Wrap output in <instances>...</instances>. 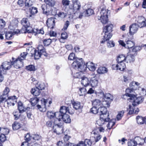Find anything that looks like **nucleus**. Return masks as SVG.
I'll return each mask as SVG.
<instances>
[{
    "label": "nucleus",
    "instance_id": "f257e3e1",
    "mask_svg": "<svg viewBox=\"0 0 146 146\" xmlns=\"http://www.w3.org/2000/svg\"><path fill=\"white\" fill-rule=\"evenodd\" d=\"M132 90L129 88H127L126 90V93L123 95L122 97L125 99L126 97H129L127 98L128 100H130V102L132 103V106L134 107L142 102L143 101L142 97L140 96L135 97L134 95L131 94Z\"/></svg>",
    "mask_w": 146,
    "mask_h": 146
},
{
    "label": "nucleus",
    "instance_id": "f03ea898",
    "mask_svg": "<svg viewBox=\"0 0 146 146\" xmlns=\"http://www.w3.org/2000/svg\"><path fill=\"white\" fill-rule=\"evenodd\" d=\"M113 25L111 23L108 24L104 27L103 32L104 33L103 40L100 41L101 43H104L105 42L109 40L112 37V34L111 33L113 31Z\"/></svg>",
    "mask_w": 146,
    "mask_h": 146
},
{
    "label": "nucleus",
    "instance_id": "7ed1b4c3",
    "mask_svg": "<svg viewBox=\"0 0 146 146\" xmlns=\"http://www.w3.org/2000/svg\"><path fill=\"white\" fill-rule=\"evenodd\" d=\"M107 13L106 9L104 8H102L100 12V16L98 17V19L100 20L103 24L106 23L108 21Z\"/></svg>",
    "mask_w": 146,
    "mask_h": 146
},
{
    "label": "nucleus",
    "instance_id": "20e7f679",
    "mask_svg": "<svg viewBox=\"0 0 146 146\" xmlns=\"http://www.w3.org/2000/svg\"><path fill=\"white\" fill-rule=\"evenodd\" d=\"M73 5V8L70 9L69 11L72 12L71 14H77V11H78L81 7V5L78 0H72Z\"/></svg>",
    "mask_w": 146,
    "mask_h": 146
},
{
    "label": "nucleus",
    "instance_id": "39448f33",
    "mask_svg": "<svg viewBox=\"0 0 146 146\" xmlns=\"http://www.w3.org/2000/svg\"><path fill=\"white\" fill-rule=\"evenodd\" d=\"M92 135L90 138V139L93 142H97L101 138L102 136L98 134V132L96 129L94 130L91 132Z\"/></svg>",
    "mask_w": 146,
    "mask_h": 146
},
{
    "label": "nucleus",
    "instance_id": "423d86ee",
    "mask_svg": "<svg viewBox=\"0 0 146 146\" xmlns=\"http://www.w3.org/2000/svg\"><path fill=\"white\" fill-rule=\"evenodd\" d=\"M98 113L100 116L103 115L105 117H108L109 112L107 111V108H105L104 105L100 106L98 108Z\"/></svg>",
    "mask_w": 146,
    "mask_h": 146
},
{
    "label": "nucleus",
    "instance_id": "0eeeda50",
    "mask_svg": "<svg viewBox=\"0 0 146 146\" xmlns=\"http://www.w3.org/2000/svg\"><path fill=\"white\" fill-rule=\"evenodd\" d=\"M23 59L21 58H18L15 61H12V65L17 69L21 68L23 66Z\"/></svg>",
    "mask_w": 146,
    "mask_h": 146
},
{
    "label": "nucleus",
    "instance_id": "6e6552de",
    "mask_svg": "<svg viewBox=\"0 0 146 146\" xmlns=\"http://www.w3.org/2000/svg\"><path fill=\"white\" fill-rule=\"evenodd\" d=\"M119 43L121 46L127 48H131L135 45V43L134 42L130 40L127 41L126 42V44L123 41L121 40L119 41Z\"/></svg>",
    "mask_w": 146,
    "mask_h": 146
},
{
    "label": "nucleus",
    "instance_id": "1a4fd4ad",
    "mask_svg": "<svg viewBox=\"0 0 146 146\" xmlns=\"http://www.w3.org/2000/svg\"><path fill=\"white\" fill-rule=\"evenodd\" d=\"M60 114L59 112H54L52 111H48L47 113V115L48 118L51 120H55L56 119H58Z\"/></svg>",
    "mask_w": 146,
    "mask_h": 146
},
{
    "label": "nucleus",
    "instance_id": "9d476101",
    "mask_svg": "<svg viewBox=\"0 0 146 146\" xmlns=\"http://www.w3.org/2000/svg\"><path fill=\"white\" fill-rule=\"evenodd\" d=\"M56 124L54 127V128L53 129L54 132L56 133L57 134L60 135L63 132L64 127L60 123H59V122Z\"/></svg>",
    "mask_w": 146,
    "mask_h": 146
},
{
    "label": "nucleus",
    "instance_id": "9b49d317",
    "mask_svg": "<svg viewBox=\"0 0 146 146\" xmlns=\"http://www.w3.org/2000/svg\"><path fill=\"white\" fill-rule=\"evenodd\" d=\"M12 62L5 61L2 63L0 68H2V70L6 73V70H9L11 68L12 65Z\"/></svg>",
    "mask_w": 146,
    "mask_h": 146
},
{
    "label": "nucleus",
    "instance_id": "f8f14e48",
    "mask_svg": "<svg viewBox=\"0 0 146 146\" xmlns=\"http://www.w3.org/2000/svg\"><path fill=\"white\" fill-rule=\"evenodd\" d=\"M116 65H113L112 66L113 70H119L121 71H123L126 68V65L125 62H117Z\"/></svg>",
    "mask_w": 146,
    "mask_h": 146
},
{
    "label": "nucleus",
    "instance_id": "ddd939ff",
    "mask_svg": "<svg viewBox=\"0 0 146 146\" xmlns=\"http://www.w3.org/2000/svg\"><path fill=\"white\" fill-rule=\"evenodd\" d=\"M82 64L83 60L82 59H80L77 58L76 60L72 63V66L74 68L78 70L79 68H80V65Z\"/></svg>",
    "mask_w": 146,
    "mask_h": 146
},
{
    "label": "nucleus",
    "instance_id": "4468645a",
    "mask_svg": "<svg viewBox=\"0 0 146 146\" xmlns=\"http://www.w3.org/2000/svg\"><path fill=\"white\" fill-rule=\"evenodd\" d=\"M107 104V106H109V104L107 103L106 101H103L101 102V101L99 99H95L92 102V104L93 106L98 107L99 106H102L103 105Z\"/></svg>",
    "mask_w": 146,
    "mask_h": 146
},
{
    "label": "nucleus",
    "instance_id": "2eb2a0df",
    "mask_svg": "<svg viewBox=\"0 0 146 146\" xmlns=\"http://www.w3.org/2000/svg\"><path fill=\"white\" fill-rule=\"evenodd\" d=\"M62 119V120L66 123H70L71 122V119L69 115L67 114L63 115L62 116L59 117L58 120L59 122Z\"/></svg>",
    "mask_w": 146,
    "mask_h": 146
},
{
    "label": "nucleus",
    "instance_id": "dca6fc26",
    "mask_svg": "<svg viewBox=\"0 0 146 146\" xmlns=\"http://www.w3.org/2000/svg\"><path fill=\"white\" fill-rule=\"evenodd\" d=\"M138 25L135 23L129 27V33L131 35H133L137 31L138 29Z\"/></svg>",
    "mask_w": 146,
    "mask_h": 146
},
{
    "label": "nucleus",
    "instance_id": "f3484780",
    "mask_svg": "<svg viewBox=\"0 0 146 146\" xmlns=\"http://www.w3.org/2000/svg\"><path fill=\"white\" fill-rule=\"evenodd\" d=\"M137 22L138 23V24H137L138 26L140 28L146 26L145 20L143 17L141 16L138 17Z\"/></svg>",
    "mask_w": 146,
    "mask_h": 146
},
{
    "label": "nucleus",
    "instance_id": "a211bd4d",
    "mask_svg": "<svg viewBox=\"0 0 146 146\" xmlns=\"http://www.w3.org/2000/svg\"><path fill=\"white\" fill-rule=\"evenodd\" d=\"M110 119L109 117H105L102 115L100 116V118L97 121V123L99 125L101 126L105 122H108L109 121Z\"/></svg>",
    "mask_w": 146,
    "mask_h": 146
},
{
    "label": "nucleus",
    "instance_id": "6ab92c4d",
    "mask_svg": "<svg viewBox=\"0 0 146 146\" xmlns=\"http://www.w3.org/2000/svg\"><path fill=\"white\" fill-rule=\"evenodd\" d=\"M58 122V120L56 119L55 120H51L47 121L46 123V125L48 127H52L54 129L55 125Z\"/></svg>",
    "mask_w": 146,
    "mask_h": 146
},
{
    "label": "nucleus",
    "instance_id": "aec40b11",
    "mask_svg": "<svg viewBox=\"0 0 146 146\" xmlns=\"http://www.w3.org/2000/svg\"><path fill=\"white\" fill-rule=\"evenodd\" d=\"M136 119L137 123L139 125H141L145 123L146 124V117H143L141 116H138L136 117Z\"/></svg>",
    "mask_w": 146,
    "mask_h": 146
},
{
    "label": "nucleus",
    "instance_id": "412c9836",
    "mask_svg": "<svg viewBox=\"0 0 146 146\" xmlns=\"http://www.w3.org/2000/svg\"><path fill=\"white\" fill-rule=\"evenodd\" d=\"M81 83L85 87L89 85L90 83V79L87 77L84 76L81 78Z\"/></svg>",
    "mask_w": 146,
    "mask_h": 146
},
{
    "label": "nucleus",
    "instance_id": "4be33fe9",
    "mask_svg": "<svg viewBox=\"0 0 146 146\" xmlns=\"http://www.w3.org/2000/svg\"><path fill=\"white\" fill-rule=\"evenodd\" d=\"M139 85V84L138 82L133 81L131 82L129 84L130 88H128L132 90L131 94H133V90H136Z\"/></svg>",
    "mask_w": 146,
    "mask_h": 146
},
{
    "label": "nucleus",
    "instance_id": "5701e85b",
    "mask_svg": "<svg viewBox=\"0 0 146 146\" xmlns=\"http://www.w3.org/2000/svg\"><path fill=\"white\" fill-rule=\"evenodd\" d=\"M32 50L33 52L31 53L32 56H34L36 59H39L41 55L42 54L41 52L36 50L34 48H33Z\"/></svg>",
    "mask_w": 146,
    "mask_h": 146
},
{
    "label": "nucleus",
    "instance_id": "b1692460",
    "mask_svg": "<svg viewBox=\"0 0 146 146\" xmlns=\"http://www.w3.org/2000/svg\"><path fill=\"white\" fill-rule=\"evenodd\" d=\"M43 103H42V105L40 106L39 105H37V107L38 109L41 111H44L46 110V104L47 102V100L44 99H43Z\"/></svg>",
    "mask_w": 146,
    "mask_h": 146
},
{
    "label": "nucleus",
    "instance_id": "393cba45",
    "mask_svg": "<svg viewBox=\"0 0 146 146\" xmlns=\"http://www.w3.org/2000/svg\"><path fill=\"white\" fill-rule=\"evenodd\" d=\"M18 23V20L16 19H13L11 22L10 25L9 27L11 30H14L17 26Z\"/></svg>",
    "mask_w": 146,
    "mask_h": 146
},
{
    "label": "nucleus",
    "instance_id": "a878e982",
    "mask_svg": "<svg viewBox=\"0 0 146 146\" xmlns=\"http://www.w3.org/2000/svg\"><path fill=\"white\" fill-rule=\"evenodd\" d=\"M55 24V20L53 18H48L47 21V25L49 28H53Z\"/></svg>",
    "mask_w": 146,
    "mask_h": 146
},
{
    "label": "nucleus",
    "instance_id": "bb28decb",
    "mask_svg": "<svg viewBox=\"0 0 146 146\" xmlns=\"http://www.w3.org/2000/svg\"><path fill=\"white\" fill-rule=\"evenodd\" d=\"M87 68L91 71H94L96 69V65L95 64L90 62H89L86 63Z\"/></svg>",
    "mask_w": 146,
    "mask_h": 146
},
{
    "label": "nucleus",
    "instance_id": "cd10ccee",
    "mask_svg": "<svg viewBox=\"0 0 146 146\" xmlns=\"http://www.w3.org/2000/svg\"><path fill=\"white\" fill-rule=\"evenodd\" d=\"M68 107H67L65 106H63L61 107L60 111L59 112H59V117L62 116L63 115L66 114V113L68 112Z\"/></svg>",
    "mask_w": 146,
    "mask_h": 146
},
{
    "label": "nucleus",
    "instance_id": "c85d7f7f",
    "mask_svg": "<svg viewBox=\"0 0 146 146\" xmlns=\"http://www.w3.org/2000/svg\"><path fill=\"white\" fill-rule=\"evenodd\" d=\"M129 108L130 110L129 113L130 114L137 113L139 111V110L137 108L136 110H135V108L134 107H133L131 105H129Z\"/></svg>",
    "mask_w": 146,
    "mask_h": 146
},
{
    "label": "nucleus",
    "instance_id": "c756f323",
    "mask_svg": "<svg viewBox=\"0 0 146 146\" xmlns=\"http://www.w3.org/2000/svg\"><path fill=\"white\" fill-rule=\"evenodd\" d=\"M135 60V55L133 54H129L126 57V60L127 62H133Z\"/></svg>",
    "mask_w": 146,
    "mask_h": 146
},
{
    "label": "nucleus",
    "instance_id": "7c9ffc66",
    "mask_svg": "<svg viewBox=\"0 0 146 146\" xmlns=\"http://www.w3.org/2000/svg\"><path fill=\"white\" fill-rule=\"evenodd\" d=\"M18 109L20 113H22L24 112L26 110V108H24L23 103L21 102H19L18 104Z\"/></svg>",
    "mask_w": 146,
    "mask_h": 146
},
{
    "label": "nucleus",
    "instance_id": "2f4dec72",
    "mask_svg": "<svg viewBox=\"0 0 146 146\" xmlns=\"http://www.w3.org/2000/svg\"><path fill=\"white\" fill-rule=\"evenodd\" d=\"M108 71L107 68L104 67H100L97 70L98 73L99 74L106 73Z\"/></svg>",
    "mask_w": 146,
    "mask_h": 146
},
{
    "label": "nucleus",
    "instance_id": "473e14b6",
    "mask_svg": "<svg viewBox=\"0 0 146 146\" xmlns=\"http://www.w3.org/2000/svg\"><path fill=\"white\" fill-rule=\"evenodd\" d=\"M21 24L25 28L29 27L30 24L28 19L27 18H24L21 21Z\"/></svg>",
    "mask_w": 146,
    "mask_h": 146
},
{
    "label": "nucleus",
    "instance_id": "72a5a7b5",
    "mask_svg": "<svg viewBox=\"0 0 146 146\" xmlns=\"http://www.w3.org/2000/svg\"><path fill=\"white\" fill-rule=\"evenodd\" d=\"M40 90L36 87L35 88H32L31 92L33 95L37 96H38L40 93Z\"/></svg>",
    "mask_w": 146,
    "mask_h": 146
},
{
    "label": "nucleus",
    "instance_id": "f704fd0d",
    "mask_svg": "<svg viewBox=\"0 0 146 146\" xmlns=\"http://www.w3.org/2000/svg\"><path fill=\"white\" fill-rule=\"evenodd\" d=\"M38 51L41 52L42 55L45 56H47V53H46L45 49L42 45H39L37 47Z\"/></svg>",
    "mask_w": 146,
    "mask_h": 146
},
{
    "label": "nucleus",
    "instance_id": "c9c22d12",
    "mask_svg": "<svg viewBox=\"0 0 146 146\" xmlns=\"http://www.w3.org/2000/svg\"><path fill=\"white\" fill-rule=\"evenodd\" d=\"M126 60V57L123 54L120 55L117 57V62H125Z\"/></svg>",
    "mask_w": 146,
    "mask_h": 146
},
{
    "label": "nucleus",
    "instance_id": "e433bc0d",
    "mask_svg": "<svg viewBox=\"0 0 146 146\" xmlns=\"http://www.w3.org/2000/svg\"><path fill=\"white\" fill-rule=\"evenodd\" d=\"M135 141L137 144L143 145L144 143V139L139 137H137L135 138Z\"/></svg>",
    "mask_w": 146,
    "mask_h": 146
},
{
    "label": "nucleus",
    "instance_id": "4c0bfd02",
    "mask_svg": "<svg viewBox=\"0 0 146 146\" xmlns=\"http://www.w3.org/2000/svg\"><path fill=\"white\" fill-rule=\"evenodd\" d=\"M39 99L36 97H34L30 99V102L31 105L34 106L38 102Z\"/></svg>",
    "mask_w": 146,
    "mask_h": 146
},
{
    "label": "nucleus",
    "instance_id": "58836bf2",
    "mask_svg": "<svg viewBox=\"0 0 146 146\" xmlns=\"http://www.w3.org/2000/svg\"><path fill=\"white\" fill-rule=\"evenodd\" d=\"M94 13V11L93 9H88L86 10L83 12V14L85 16H88L92 15Z\"/></svg>",
    "mask_w": 146,
    "mask_h": 146
},
{
    "label": "nucleus",
    "instance_id": "ea45409f",
    "mask_svg": "<svg viewBox=\"0 0 146 146\" xmlns=\"http://www.w3.org/2000/svg\"><path fill=\"white\" fill-rule=\"evenodd\" d=\"M91 85L92 87H96L97 86L98 84V81L95 77L92 78L91 80Z\"/></svg>",
    "mask_w": 146,
    "mask_h": 146
},
{
    "label": "nucleus",
    "instance_id": "a19ab883",
    "mask_svg": "<svg viewBox=\"0 0 146 146\" xmlns=\"http://www.w3.org/2000/svg\"><path fill=\"white\" fill-rule=\"evenodd\" d=\"M41 8L43 10V13L47 15H48L50 11L49 8H47L46 5L44 4L42 5Z\"/></svg>",
    "mask_w": 146,
    "mask_h": 146
},
{
    "label": "nucleus",
    "instance_id": "79ce46f5",
    "mask_svg": "<svg viewBox=\"0 0 146 146\" xmlns=\"http://www.w3.org/2000/svg\"><path fill=\"white\" fill-rule=\"evenodd\" d=\"M72 105L74 108L76 110H79L82 108L80 103L79 102H74L72 103Z\"/></svg>",
    "mask_w": 146,
    "mask_h": 146
},
{
    "label": "nucleus",
    "instance_id": "37998d69",
    "mask_svg": "<svg viewBox=\"0 0 146 146\" xmlns=\"http://www.w3.org/2000/svg\"><path fill=\"white\" fill-rule=\"evenodd\" d=\"M44 1L46 5L49 7H53L55 4V0H44Z\"/></svg>",
    "mask_w": 146,
    "mask_h": 146
},
{
    "label": "nucleus",
    "instance_id": "c03bdc74",
    "mask_svg": "<svg viewBox=\"0 0 146 146\" xmlns=\"http://www.w3.org/2000/svg\"><path fill=\"white\" fill-rule=\"evenodd\" d=\"M12 127L14 130H16L19 129L21 127L20 124L17 122H15L12 124Z\"/></svg>",
    "mask_w": 146,
    "mask_h": 146
},
{
    "label": "nucleus",
    "instance_id": "a18cd8bd",
    "mask_svg": "<svg viewBox=\"0 0 146 146\" xmlns=\"http://www.w3.org/2000/svg\"><path fill=\"white\" fill-rule=\"evenodd\" d=\"M103 98H104L105 100L106 99L110 101L113 100V97L112 95L110 93H106L105 94Z\"/></svg>",
    "mask_w": 146,
    "mask_h": 146
},
{
    "label": "nucleus",
    "instance_id": "49530a36",
    "mask_svg": "<svg viewBox=\"0 0 146 146\" xmlns=\"http://www.w3.org/2000/svg\"><path fill=\"white\" fill-rule=\"evenodd\" d=\"M13 35V32L11 31L7 32L5 33V38L6 39L10 40L12 39V36Z\"/></svg>",
    "mask_w": 146,
    "mask_h": 146
},
{
    "label": "nucleus",
    "instance_id": "de8ad7c7",
    "mask_svg": "<svg viewBox=\"0 0 146 146\" xmlns=\"http://www.w3.org/2000/svg\"><path fill=\"white\" fill-rule=\"evenodd\" d=\"M124 113V111H119L116 117V120L119 121L121 119L122 117L123 116Z\"/></svg>",
    "mask_w": 146,
    "mask_h": 146
},
{
    "label": "nucleus",
    "instance_id": "09e8293b",
    "mask_svg": "<svg viewBox=\"0 0 146 146\" xmlns=\"http://www.w3.org/2000/svg\"><path fill=\"white\" fill-rule=\"evenodd\" d=\"M87 69V66L86 64H83H83L80 65V68H79L78 70L80 71L81 72H84Z\"/></svg>",
    "mask_w": 146,
    "mask_h": 146
},
{
    "label": "nucleus",
    "instance_id": "8fccbe9b",
    "mask_svg": "<svg viewBox=\"0 0 146 146\" xmlns=\"http://www.w3.org/2000/svg\"><path fill=\"white\" fill-rule=\"evenodd\" d=\"M115 120L114 119H112L110 121H109V123L107 125V127L109 129H111L113 127V126L115 124Z\"/></svg>",
    "mask_w": 146,
    "mask_h": 146
},
{
    "label": "nucleus",
    "instance_id": "3c124183",
    "mask_svg": "<svg viewBox=\"0 0 146 146\" xmlns=\"http://www.w3.org/2000/svg\"><path fill=\"white\" fill-rule=\"evenodd\" d=\"M79 90V93L80 96L85 95L87 93V90L85 88H80Z\"/></svg>",
    "mask_w": 146,
    "mask_h": 146
},
{
    "label": "nucleus",
    "instance_id": "603ef678",
    "mask_svg": "<svg viewBox=\"0 0 146 146\" xmlns=\"http://www.w3.org/2000/svg\"><path fill=\"white\" fill-rule=\"evenodd\" d=\"M26 68L27 70L30 71H34L36 70L35 66L33 65H30L27 66L26 67Z\"/></svg>",
    "mask_w": 146,
    "mask_h": 146
},
{
    "label": "nucleus",
    "instance_id": "864d4df0",
    "mask_svg": "<svg viewBox=\"0 0 146 146\" xmlns=\"http://www.w3.org/2000/svg\"><path fill=\"white\" fill-rule=\"evenodd\" d=\"M107 41V46L108 48L113 47L115 45V43L112 40H106Z\"/></svg>",
    "mask_w": 146,
    "mask_h": 146
},
{
    "label": "nucleus",
    "instance_id": "5fc2aeb1",
    "mask_svg": "<svg viewBox=\"0 0 146 146\" xmlns=\"http://www.w3.org/2000/svg\"><path fill=\"white\" fill-rule=\"evenodd\" d=\"M30 10L31 13L33 15L36 14L38 12L37 9L36 7H32L30 8Z\"/></svg>",
    "mask_w": 146,
    "mask_h": 146
},
{
    "label": "nucleus",
    "instance_id": "6e6d98bb",
    "mask_svg": "<svg viewBox=\"0 0 146 146\" xmlns=\"http://www.w3.org/2000/svg\"><path fill=\"white\" fill-rule=\"evenodd\" d=\"M70 2L68 0H62V4L63 7L66 8L69 5Z\"/></svg>",
    "mask_w": 146,
    "mask_h": 146
},
{
    "label": "nucleus",
    "instance_id": "4d7b16f0",
    "mask_svg": "<svg viewBox=\"0 0 146 146\" xmlns=\"http://www.w3.org/2000/svg\"><path fill=\"white\" fill-rule=\"evenodd\" d=\"M98 107L95 106H93V107L90 109V111L92 113L94 114L98 113Z\"/></svg>",
    "mask_w": 146,
    "mask_h": 146
},
{
    "label": "nucleus",
    "instance_id": "13d9d810",
    "mask_svg": "<svg viewBox=\"0 0 146 146\" xmlns=\"http://www.w3.org/2000/svg\"><path fill=\"white\" fill-rule=\"evenodd\" d=\"M6 139V138L5 135L2 134L0 135V146H2L1 143L5 141Z\"/></svg>",
    "mask_w": 146,
    "mask_h": 146
},
{
    "label": "nucleus",
    "instance_id": "bf43d9fd",
    "mask_svg": "<svg viewBox=\"0 0 146 146\" xmlns=\"http://www.w3.org/2000/svg\"><path fill=\"white\" fill-rule=\"evenodd\" d=\"M127 144L128 146H136L137 145V143H136L135 140H130L128 142Z\"/></svg>",
    "mask_w": 146,
    "mask_h": 146
},
{
    "label": "nucleus",
    "instance_id": "052dcab7",
    "mask_svg": "<svg viewBox=\"0 0 146 146\" xmlns=\"http://www.w3.org/2000/svg\"><path fill=\"white\" fill-rule=\"evenodd\" d=\"M9 91L10 90L9 88L6 87L3 91L2 95L8 97V94Z\"/></svg>",
    "mask_w": 146,
    "mask_h": 146
},
{
    "label": "nucleus",
    "instance_id": "680f3d73",
    "mask_svg": "<svg viewBox=\"0 0 146 146\" xmlns=\"http://www.w3.org/2000/svg\"><path fill=\"white\" fill-rule=\"evenodd\" d=\"M57 15L59 17H60L61 19H63L65 17L67 14L66 13L62 12H60L58 13Z\"/></svg>",
    "mask_w": 146,
    "mask_h": 146
},
{
    "label": "nucleus",
    "instance_id": "e2e57ef3",
    "mask_svg": "<svg viewBox=\"0 0 146 146\" xmlns=\"http://www.w3.org/2000/svg\"><path fill=\"white\" fill-rule=\"evenodd\" d=\"M51 42V40L50 39H44L43 41V43L45 46H48L49 45Z\"/></svg>",
    "mask_w": 146,
    "mask_h": 146
},
{
    "label": "nucleus",
    "instance_id": "0e129e2a",
    "mask_svg": "<svg viewBox=\"0 0 146 146\" xmlns=\"http://www.w3.org/2000/svg\"><path fill=\"white\" fill-rule=\"evenodd\" d=\"M33 4V2L31 0H26L25 5L26 6L30 7Z\"/></svg>",
    "mask_w": 146,
    "mask_h": 146
},
{
    "label": "nucleus",
    "instance_id": "69168bd1",
    "mask_svg": "<svg viewBox=\"0 0 146 146\" xmlns=\"http://www.w3.org/2000/svg\"><path fill=\"white\" fill-rule=\"evenodd\" d=\"M36 87L40 90H42L44 89L45 86L44 84L43 83H38V86Z\"/></svg>",
    "mask_w": 146,
    "mask_h": 146
},
{
    "label": "nucleus",
    "instance_id": "338daca9",
    "mask_svg": "<svg viewBox=\"0 0 146 146\" xmlns=\"http://www.w3.org/2000/svg\"><path fill=\"white\" fill-rule=\"evenodd\" d=\"M8 97L3 95L0 96V102L2 103L7 101Z\"/></svg>",
    "mask_w": 146,
    "mask_h": 146
},
{
    "label": "nucleus",
    "instance_id": "774afa93",
    "mask_svg": "<svg viewBox=\"0 0 146 146\" xmlns=\"http://www.w3.org/2000/svg\"><path fill=\"white\" fill-rule=\"evenodd\" d=\"M82 74V72L80 71L79 72H76V73L74 74V77L76 78H81L82 77L81 74Z\"/></svg>",
    "mask_w": 146,
    "mask_h": 146
}]
</instances>
